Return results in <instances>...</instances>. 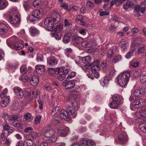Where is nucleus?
<instances>
[{
    "mask_svg": "<svg viewBox=\"0 0 146 146\" xmlns=\"http://www.w3.org/2000/svg\"><path fill=\"white\" fill-rule=\"evenodd\" d=\"M8 17V21L12 25L16 26L19 24L21 21L20 15L16 7H13L10 9Z\"/></svg>",
    "mask_w": 146,
    "mask_h": 146,
    "instance_id": "1",
    "label": "nucleus"
},
{
    "mask_svg": "<svg viewBox=\"0 0 146 146\" xmlns=\"http://www.w3.org/2000/svg\"><path fill=\"white\" fill-rule=\"evenodd\" d=\"M46 11L42 9L35 10L32 12V14L28 16L27 21L33 23L37 22L43 16L46 15Z\"/></svg>",
    "mask_w": 146,
    "mask_h": 146,
    "instance_id": "2",
    "label": "nucleus"
},
{
    "mask_svg": "<svg viewBox=\"0 0 146 146\" xmlns=\"http://www.w3.org/2000/svg\"><path fill=\"white\" fill-rule=\"evenodd\" d=\"M7 43L10 47H13L16 50H19L24 46L23 42L19 40V38L13 36L7 40Z\"/></svg>",
    "mask_w": 146,
    "mask_h": 146,
    "instance_id": "3",
    "label": "nucleus"
},
{
    "mask_svg": "<svg viewBox=\"0 0 146 146\" xmlns=\"http://www.w3.org/2000/svg\"><path fill=\"white\" fill-rule=\"evenodd\" d=\"M130 76V72H122L116 77V81L120 86L125 87L129 80Z\"/></svg>",
    "mask_w": 146,
    "mask_h": 146,
    "instance_id": "4",
    "label": "nucleus"
},
{
    "mask_svg": "<svg viewBox=\"0 0 146 146\" xmlns=\"http://www.w3.org/2000/svg\"><path fill=\"white\" fill-rule=\"evenodd\" d=\"M42 134L48 138H49V140L51 142H55L57 139L55 136V131L49 125L46 126L42 131Z\"/></svg>",
    "mask_w": 146,
    "mask_h": 146,
    "instance_id": "5",
    "label": "nucleus"
},
{
    "mask_svg": "<svg viewBox=\"0 0 146 146\" xmlns=\"http://www.w3.org/2000/svg\"><path fill=\"white\" fill-rule=\"evenodd\" d=\"M111 98L112 101L109 104V106L112 109H118L121 104L119 96L115 94L112 96Z\"/></svg>",
    "mask_w": 146,
    "mask_h": 146,
    "instance_id": "6",
    "label": "nucleus"
},
{
    "mask_svg": "<svg viewBox=\"0 0 146 146\" xmlns=\"http://www.w3.org/2000/svg\"><path fill=\"white\" fill-rule=\"evenodd\" d=\"M68 72L69 71L67 69L64 70L62 67L60 68L56 74V77L59 80L62 81L65 79Z\"/></svg>",
    "mask_w": 146,
    "mask_h": 146,
    "instance_id": "7",
    "label": "nucleus"
},
{
    "mask_svg": "<svg viewBox=\"0 0 146 146\" xmlns=\"http://www.w3.org/2000/svg\"><path fill=\"white\" fill-rule=\"evenodd\" d=\"M146 92L145 89L141 88L140 90H135L133 93V95L131 94L129 98V100L131 101L134 99L135 98H138V97L141 96L144 94Z\"/></svg>",
    "mask_w": 146,
    "mask_h": 146,
    "instance_id": "8",
    "label": "nucleus"
},
{
    "mask_svg": "<svg viewBox=\"0 0 146 146\" xmlns=\"http://www.w3.org/2000/svg\"><path fill=\"white\" fill-rule=\"evenodd\" d=\"M45 27L48 31H52L53 29L54 24L50 17H47L44 21Z\"/></svg>",
    "mask_w": 146,
    "mask_h": 146,
    "instance_id": "9",
    "label": "nucleus"
},
{
    "mask_svg": "<svg viewBox=\"0 0 146 146\" xmlns=\"http://www.w3.org/2000/svg\"><path fill=\"white\" fill-rule=\"evenodd\" d=\"M76 82V80H74L69 81L65 80L63 82V86L67 89H71L74 88Z\"/></svg>",
    "mask_w": 146,
    "mask_h": 146,
    "instance_id": "10",
    "label": "nucleus"
},
{
    "mask_svg": "<svg viewBox=\"0 0 146 146\" xmlns=\"http://www.w3.org/2000/svg\"><path fill=\"white\" fill-rule=\"evenodd\" d=\"M133 102V106L135 108H138L142 105L144 103L146 102V100L143 99H139L138 98H135L134 99L132 100Z\"/></svg>",
    "mask_w": 146,
    "mask_h": 146,
    "instance_id": "11",
    "label": "nucleus"
},
{
    "mask_svg": "<svg viewBox=\"0 0 146 146\" xmlns=\"http://www.w3.org/2000/svg\"><path fill=\"white\" fill-rule=\"evenodd\" d=\"M135 115V118L136 119L137 117L144 119V117H146V106L142 107L141 110L140 111L136 112Z\"/></svg>",
    "mask_w": 146,
    "mask_h": 146,
    "instance_id": "12",
    "label": "nucleus"
},
{
    "mask_svg": "<svg viewBox=\"0 0 146 146\" xmlns=\"http://www.w3.org/2000/svg\"><path fill=\"white\" fill-rule=\"evenodd\" d=\"M128 140V138L126 133L123 132L121 133L118 137V140L121 143L124 144L126 143Z\"/></svg>",
    "mask_w": 146,
    "mask_h": 146,
    "instance_id": "13",
    "label": "nucleus"
},
{
    "mask_svg": "<svg viewBox=\"0 0 146 146\" xmlns=\"http://www.w3.org/2000/svg\"><path fill=\"white\" fill-rule=\"evenodd\" d=\"M9 25L5 22H0V35H4L8 31Z\"/></svg>",
    "mask_w": 146,
    "mask_h": 146,
    "instance_id": "14",
    "label": "nucleus"
},
{
    "mask_svg": "<svg viewBox=\"0 0 146 146\" xmlns=\"http://www.w3.org/2000/svg\"><path fill=\"white\" fill-rule=\"evenodd\" d=\"M57 131L59 135L65 137L67 135V133L69 132V129L66 127H61L57 129Z\"/></svg>",
    "mask_w": 146,
    "mask_h": 146,
    "instance_id": "15",
    "label": "nucleus"
},
{
    "mask_svg": "<svg viewBox=\"0 0 146 146\" xmlns=\"http://www.w3.org/2000/svg\"><path fill=\"white\" fill-rule=\"evenodd\" d=\"M80 143L82 146H93L95 142L92 139L86 140L82 138L80 140Z\"/></svg>",
    "mask_w": 146,
    "mask_h": 146,
    "instance_id": "16",
    "label": "nucleus"
},
{
    "mask_svg": "<svg viewBox=\"0 0 146 146\" xmlns=\"http://www.w3.org/2000/svg\"><path fill=\"white\" fill-rule=\"evenodd\" d=\"M13 89L14 92L17 97L19 99L22 98L24 95L23 90L19 87H15Z\"/></svg>",
    "mask_w": 146,
    "mask_h": 146,
    "instance_id": "17",
    "label": "nucleus"
},
{
    "mask_svg": "<svg viewBox=\"0 0 146 146\" xmlns=\"http://www.w3.org/2000/svg\"><path fill=\"white\" fill-rule=\"evenodd\" d=\"M45 66L43 65L38 64L35 66L36 72L39 74H43L45 70Z\"/></svg>",
    "mask_w": 146,
    "mask_h": 146,
    "instance_id": "18",
    "label": "nucleus"
},
{
    "mask_svg": "<svg viewBox=\"0 0 146 146\" xmlns=\"http://www.w3.org/2000/svg\"><path fill=\"white\" fill-rule=\"evenodd\" d=\"M142 39L141 38H136L132 40L131 46L132 48L137 46L139 44L142 43Z\"/></svg>",
    "mask_w": 146,
    "mask_h": 146,
    "instance_id": "19",
    "label": "nucleus"
},
{
    "mask_svg": "<svg viewBox=\"0 0 146 146\" xmlns=\"http://www.w3.org/2000/svg\"><path fill=\"white\" fill-rule=\"evenodd\" d=\"M50 17L54 24L58 23L60 20V16L59 14L56 13H54L52 16Z\"/></svg>",
    "mask_w": 146,
    "mask_h": 146,
    "instance_id": "20",
    "label": "nucleus"
},
{
    "mask_svg": "<svg viewBox=\"0 0 146 146\" xmlns=\"http://www.w3.org/2000/svg\"><path fill=\"white\" fill-rule=\"evenodd\" d=\"M67 112L65 110H62L60 112V117L61 119H64L65 120L68 121L70 120V118L67 115Z\"/></svg>",
    "mask_w": 146,
    "mask_h": 146,
    "instance_id": "21",
    "label": "nucleus"
},
{
    "mask_svg": "<svg viewBox=\"0 0 146 146\" xmlns=\"http://www.w3.org/2000/svg\"><path fill=\"white\" fill-rule=\"evenodd\" d=\"M47 64L49 66L56 65L57 64L58 61L54 57H51L48 58L47 59Z\"/></svg>",
    "mask_w": 146,
    "mask_h": 146,
    "instance_id": "22",
    "label": "nucleus"
},
{
    "mask_svg": "<svg viewBox=\"0 0 146 146\" xmlns=\"http://www.w3.org/2000/svg\"><path fill=\"white\" fill-rule=\"evenodd\" d=\"M29 31L31 35L35 36L38 35L40 33V31L36 27L32 26L29 28Z\"/></svg>",
    "mask_w": 146,
    "mask_h": 146,
    "instance_id": "23",
    "label": "nucleus"
},
{
    "mask_svg": "<svg viewBox=\"0 0 146 146\" xmlns=\"http://www.w3.org/2000/svg\"><path fill=\"white\" fill-rule=\"evenodd\" d=\"M67 113L68 115H72L73 118H75L77 115V113L76 110L71 107H68L67 108Z\"/></svg>",
    "mask_w": 146,
    "mask_h": 146,
    "instance_id": "24",
    "label": "nucleus"
},
{
    "mask_svg": "<svg viewBox=\"0 0 146 146\" xmlns=\"http://www.w3.org/2000/svg\"><path fill=\"white\" fill-rule=\"evenodd\" d=\"M100 70V66H92L91 71L94 74V76L96 78H98L99 76V72Z\"/></svg>",
    "mask_w": 146,
    "mask_h": 146,
    "instance_id": "25",
    "label": "nucleus"
},
{
    "mask_svg": "<svg viewBox=\"0 0 146 146\" xmlns=\"http://www.w3.org/2000/svg\"><path fill=\"white\" fill-rule=\"evenodd\" d=\"M1 98L2 99L0 102V106L2 107H5L9 103V97H5Z\"/></svg>",
    "mask_w": 146,
    "mask_h": 146,
    "instance_id": "26",
    "label": "nucleus"
},
{
    "mask_svg": "<svg viewBox=\"0 0 146 146\" xmlns=\"http://www.w3.org/2000/svg\"><path fill=\"white\" fill-rule=\"evenodd\" d=\"M30 82L31 85L33 86L36 85L38 82V78L35 76H32L30 79Z\"/></svg>",
    "mask_w": 146,
    "mask_h": 146,
    "instance_id": "27",
    "label": "nucleus"
},
{
    "mask_svg": "<svg viewBox=\"0 0 146 146\" xmlns=\"http://www.w3.org/2000/svg\"><path fill=\"white\" fill-rule=\"evenodd\" d=\"M81 44L82 46L85 48L91 47L93 45L92 42L88 40L81 42Z\"/></svg>",
    "mask_w": 146,
    "mask_h": 146,
    "instance_id": "28",
    "label": "nucleus"
},
{
    "mask_svg": "<svg viewBox=\"0 0 146 146\" xmlns=\"http://www.w3.org/2000/svg\"><path fill=\"white\" fill-rule=\"evenodd\" d=\"M82 38H73L72 41V43L74 46H77L81 43Z\"/></svg>",
    "mask_w": 146,
    "mask_h": 146,
    "instance_id": "29",
    "label": "nucleus"
},
{
    "mask_svg": "<svg viewBox=\"0 0 146 146\" xmlns=\"http://www.w3.org/2000/svg\"><path fill=\"white\" fill-rule=\"evenodd\" d=\"M50 35L52 37H54L57 40H60L61 38V34L60 33H56L53 30L51 31Z\"/></svg>",
    "mask_w": 146,
    "mask_h": 146,
    "instance_id": "30",
    "label": "nucleus"
},
{
    "mask_svg": "<svg viewBox=\"0 0 146 146\" xmlns=\"http://www.w3.org/2000/svg\"><path fill=\"white\" fill-rule=\"evenodd\" d=\"M8 5L7 0H0V10H2L6 8Z\"/></svg>",
    "mask_w": 146,
    "mask_h": 146,
    "instance_id": "31",
    "label": "nucleus"
},
{
    "mask_svg": "<svg viewBox=\"0 0 146 146\" xmlns=\"http://www.w3.org/2000/svg\"><path fill=\"white\" fill-rule=\"evenodd\" d=\"M119 45L122 50H124L127 48L128 45L125 41H122L120 42Z\"/></svg>",
    "mask_w": 146,
    "mask_h": 146,
    "instance_id": "32",
    "label": "nucleus"
},
{
    "mask_svg": "<svg viewBox=\"0 0 146 146\" xmlns=\"http://www.w3.org/2000/svg\"><path fill=\"white\" fill-rule=\"evenodd\" d=\"M139 65V62L135 60H133L129 62V66L131 68H136L138 67Z\"/></svg>",
    "mask_w": 146,
    "mask_h": 146,
    "instance_id": "33",
    "label": "nucleus"
},
{
    "mask_svg": "<svg viewBox=\"0 0 146 146\" xmlns=\"http://www.w3.org/2000/svg\"><path fill=\"white\" fill-rule=\"evenodd\" d=\"M19 106L18 102L17 101H13L11 106V109L12 110L17 111L18 109Z\"/></svg>",
    "mask_w": 146,
    "mask_h": 146,
    "instance_id": "34",
    "label": "nucleus"
},
{
    "mask_svg": "<svg viewBox=\"0 0 146 146\" xmlns=\"http://www.w3.org/2000/svg\"><path fill=\"white\" fill-rule=\"evenodd\" d=\"M109 82V78L106 76L105 77L103 80L100 82L101 85L103 87L106 86Z\"/></svg>",
    "mask_w": 146,
    "mask_h": 146,
    "instance_id": "35",
    "label": "nucleus"
},
{
    "mask_svg": "<svg viewBox=\"0 0 146 146\" xmlns=\"http://www.w3.org/2000/svg\"><path fill=\"white\" fill-rule=\"evenodd\" d=\"M19 118V116L15 115H10L8 116V121L9 122H11L12 121H15Z\"/></svg>",
    "mask_w": 146,
    "mask_h": 146,
    "instance_id": "36",
    "label": "nucleus"
},
{
    "mask_svg": "<svg viewBox=\"0 0 146 146\" xmlns=\"http://www.w3.org/2000/svg\"><path fill=\"white\" fill-rule=\"evenodd\" d=\"M139 127L142 131L146 133V122L140 124Z\"/></svg>",
    "mask_w": 146,
    "mask_h": 146,
    "instance_id": "37",
    "label": "nucleus"
},
{
    "mask_svg": "<svg viewBox=\"0 0 146 146\" xmlns=\"http://www.w3.org/2000/svg\"><path fill=\"white\" fill-rule=\"evenodd\" d=\"M72 107L75 110H77L79 108V104L77 100H74L72 102Z\"/></svg>",
    "mask_w": 146,
    "mask_h": 146,
    "instance_id": "38",
    "label": "nucleus"
},
{
    "mask_svg": "<svg viewBox=\"0 0 146 146\" xmlns=\"http://www.w3.org/2000/svg\"><path fill=\"white\" fill-rule=\"evenodd\" d=\"M91 58L89 56H87L82 58V61L84 64L89 63L91 61Z\"/></svg>",
    "mask_w": 146,
    "mask_h": 146,
    "instance_id": "39",
    "label": "nucleus"
},
{
    "mask_svg": "<svg viewBox=\"0 0 146 146\" xmlns=\"http://www.w3.org/2000/svg\"><path fill=\"white\" fill-rule=\"evenodd\" d=\"M133 5V3L132 2L128 1L125 4L123 5V8L125 10H126L129 7H131Z\"/></svg>",
    "mask_w": 146,
    "mask_h": 146,
    "instance_id": "40",
    "label": "nucleus"
},
{
    "mask_svg": "<svg viewBox=\"0 0 146 146\" xmlns=\"http://www.w3.org/2000/svg\"><path fill=\"white\" fill-rule=\"evenodd\" d=\"M64 22L65 26L66 28H68V31L69 32L71 28V23L70 22H69L66 19L64 20Z\"/></svg>",
    "mask_w": 146,
    "mask_h": 146,
    "instance_id": "41",
    "label": "nucleus"
},
{
    "mask_svg": "<svg viewBox=\"0 0 146 146\" xmlns=\"http://www.w3.org/2000/svg\"><path fill=\"white\" fill-rule=\"evenodd\" d=\"M145 46L143 44L139 46L137 50V53L139 54H140L143 52L145 50Z\"/></svg>",
    "mask_w": 146,
    "mask_h": 146,
    "instance_id": "42",
    "label": "nucleus"
},
{
    "mask_svg": "<svg viewBox=\"0 0 146 146\" xmlns=\"http://www.w3.org/2000/svg\"><path fill=\"white\" fill-rule=\"evenodd\" d=\"M122 60V57L120 55H118L115 57L112 60V62L113 63H115Z\"/></svg>",
    "mask_w": 146,
    "mask_h": 146,
    "instance_id": "43",
    "label": "nucleus"
},
{
    "mask_svg": "<svg viewBox=\"0 0 146 146\" xmlns=\"http://www.w3.org/2000/svg\"><path fill=\"white\" fill-rule=\"evenodd\" d=\"M134 51V49H133L131 51H128L125 55V58L128 59L130 58L133 56Z\"/></svg>",
    "mask_w": 146,
    "mask_h": 146,
    "instance_id": "44",
    "label": "nucleus"
},
{
    "mask_svg": "<svg viewBox=\"0 0 146 146\" xmlns=\"http://www.w3.org/2000/svg\"><path fill=\"white\" fill-rule=\"evenodd\" d=\"M59 110V107L57 106L55 108H53L52 109L51 112V115L52 116H54L55 114H57Z\"/></svg>",
    "mask_w": 146,
    "mask_h": 146,
    "instance_id": "45",
    "label": "nucleus"
},
{
    "mask_svg": "<svg viewBox=\"0 0 146 146\" xmlns=\"http://www.w3.org/2000/svg\"><path fill=\"white\" fill-rule=\"evenodd\" d=\"M17 35L22 38L26 37L24 29L21 30L18 33Z\"/></svg>",
    "mask_w": 146,
    "mask_h": 146,
    "instance_id": "46",
    "label": "nucleus"
},
{
    "mask_svg": "<svg viewBox=\"0 0 146 146\" xmlns=\"http://www.w3.org/2000/svg\"><path fill=\"white\" fill-rule=\"evenodd\" d=\"M31 134L32 139L33 140L39 136V134L38 133L34 131H32L31 133Z\"/></svg>",
    "mask_w": 146,
    "mask_h": 146,
    "instance_id": "47",
    "label": "nucleus"
},
{
    "mask_svg": "<svg viewBox=\"0 0 146 146\" xmlns=\"http://www.w3.org/2000/svg\"><path fill=\"white\" fill-rule=\"evenodd\" d=\"M86 5L87 7L90 9H92L94 7L93 3L90 1H88L86 2Z\"/></svg>",
    "mask_w": 146,
    "mask_h": 146,
    "instance_id": "48",
    "label": "nucleus"
},
{
    "mask_svg": "<svg viewBox=\"0 0 146 146\" xmlns=\"http://www.w3.org/2000/svg\"><path fill=\"white\" fill-rule=\"evenodd\" d=\"M78 33L82 35H85L87 32V30L83 28H80L78 30Z\"/></svg>",
    "mask_w": 146,
    "mask_h": 146,
    "instance_id": "49",
    "label": "nucleus"
},
{
    "mask_svg": "<svg viewBox=\"0 0 146 146\" xmlns=\"http://www.w3.org/2000/svg\"><path fill=\"white\" fill-rule=\"evenodd\" d=\"M70 40V37L69 36L67 35L64 36L63 39V42L65 44L68 43Z\"/></svg>",
    "mask_w": 146,
    "mask_h": 146,
    "instance_id": "50",
    "label": "nucleus"
},
{
    "mask_svg": "<svg viewBox=\"0 0 146 146\" xmlns=\"http://www.w3.org/2000/svg\"><path fill=\"white\" fill-rule=\"evenodd\" d=\"M141 74V72L140 70H137L134 72L133 76L134 77L136 78L139 77Z\"/></svg>",
    "mask_w": 146,
    "mask_h": 146,
    "instance_id": "51",
    "label": "nucleus"
},
{
    "mask_svg": "<svg viewBox=\"0 0 146 146\" xmlns=\"http://www.w3.org/2000/svg\"><path fill=\"white\" fill-rule=\"evenodd\" d=\"M116 71L115 69L112 68L110 70L109 74L110 77H112L115 74Z\"/></svg>",
    "mask_w": 146,
    "mask_h": 146,
    "instance_id": "52",
    "label": "nucleus"
},
{
    "mask_svg": "<svg viewBox=\"0 0 146 146\" xmlns=\"http://www.w3.org/2000/svg\"><path fill=\"white\" fill-rule=\"evenodd\" d=\"M76 73L74 71H72L70 73L68 74L67 77V79H71L74 77Z\"/></svg>",
    "mask_w": 146,
    "mask_h": 146,
    "instance_id": "53",
    "label": "nucleus"
},
{
    "mask_svg": "<svg viewBox=\"0 0 146 146\" xmlns=\"http://www.w3.org/2000/svg\"><path fill=\"white\" fill-rule=\"evenodd\" d=\"M8 92V90L7 88H5L3 92L0 94V96L1 98H4Z\"/></svg>",
    "mask_w": 146,
    "mask_h": 146,
    "instance_id": "54",
    "label": "nucleus"
},
{
    "mask_svg": "<svg viewBox=\"0 0 146 146\" xmlns=\"http://www.w3.org/2000/svg\"><path fill=\"white\" fill-rule=\"evenodd\" d=\"M62 28V26L61 25H57L55 28V32H56V33H60V32L61 31Z\"/></svg>",
    "mask_w": 146,
    "mask_h": 146,
    "instance_id": "55",
    "label": "nucleus"
},
{
    "mask_svg": "<svg viewBox=\"0 0 146 146\" xmlns=\"http://www.w3.org/2000/svg\"><path fill=\"white\" fill-rule=\"evenodd\" d=\"M23 6L26 11H29L30 9V6L28 3L25 2L23 4Z\"/></svg>",
    "mask_w": 146,
    "mask_h": 146,
    "instance_id": "56",
    "label": "nucleus"
},
{
    "mask_svg": "<svg viewBox=\"0 0 146 146\" xmlns=\"http://www.w3.org/2000/svg\"><path fill=\"white\" fill-rule=\"evenodd\" d=\"M41 118V115L37 116L35 119V123L36 124H38L40 121Z\"/></svg>",
    "mask_w": 146,
    "mask_h": 146,
    "instance_id": "57",
    "label": "nucleus"
},
{
    "mask_svg": "<svg viewBox=\"0 0 146 146\" xmlns=\"http://www.w3.org/2000/svg\"><path fill=\"white\" fill-rule=\"evenodd\" d=\"M33 143V142L32 141H28L25 140L24 142V144L25 145L26 144H27V146H31Z\"/></svg>",
    "mask_w": 146,
    "mask_h": 146,
    "instance_id": "58",
    "label": "nucleus"
},
{
    "mask_svg": "<svg viewBox=\"0 0 146 146\" xmlns=\"http://www.w3.org/2000/svg\"><path fill=\"white\" fill-rule=\"evenodd\" d=\"M31 115L30 113H27L24 115V118L27 121H30L31 118Z\"/></svg>",
    "mask_w": 146,
    "mask_h": 146,
    "instance_id": "59",
    "label": "nucleus"
},
{
    "mask_svg": "<svg viewBox=\"0 0 146 146\" xmlns=\"http://www.w3.org/2000/svg\"><path fill=\"white\" fill-rule=\"evenodd\" d=\"M20 71L21 73L22 74L25 73L27 71V69L25 66H22L20 68Z\"/></svg>",
    "mask_w": 146,
    "mask_h": 146,
    "instance_id": "60",
    "label": "nucleus"
},
{
    "mask_svg": "<svg viewBox=\"0 0 146 146\" xmlns=\"http://www.w3.org/2000/svg\"><path fill=\"white\" fill-rule=\"evenodd\" d=\"M43 56L41 54H37L36 60L37 62H40L42 60Z\"/></svg>",
    "mask_w": 146,
    "mask_h": 146,
    "instance_id": "61",
    "label": "nucleus"
},
{
    "mask_svg": "<svg viewBox=\"0 0 146 146\" xmlns=\"http://www.w3.org/2000/svg\"><path fill=\"white\" fill-rule=\"evenodd\" d=\"M140 80L142 83H144L146 82V75H143L140 77Z\"/></svg>",
    "mask_w": 146,
    "mask_h": 146,
    "instance_id": "62",
    "label": "nucleus"
},
{
    "mask_svg": "<svg viewBox=\"0 0 146 146\" xmlns=\"http://www.w3.org/2000/svg\"><path fill=\"white\" fill-rule=\"evenodd\" d=\"M28 78V77L27 76H22L21 78H20L19 79L21 80L23 82H25L27 81Z\"/></svg>",
    "mask_w": 146,
    "mask_h": 146,
    "instance_id": "63",
    "label": "nucleus"
},
{
    "mask_svg": "<svg viewBox=\"0 0 146 146\" xmlns=\"http://www.w3.org/2000/svg\"><path fill=\"white\" fill-rule=\"evenodd\" d=\"M113 54V50L111 49H109L108 51V56L109 58H111L112 57Z\"/></svg>",
    "mask_w": 146,
    "mask_h": 146,
    "instance_id": "64",
    "label": "nucleus"
}]
</instances>
